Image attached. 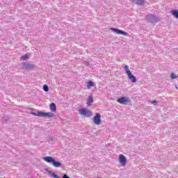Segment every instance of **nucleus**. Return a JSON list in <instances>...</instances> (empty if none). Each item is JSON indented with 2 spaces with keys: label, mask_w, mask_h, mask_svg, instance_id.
<instances>
[{
  "label": "nucleus",
  "mask_w": 178,
  "mask_h": 178,
  "mask_svg": "<svg viewBox=\"0 0 178 178\" xmlns=\"http://www.w3.org/2000/svg\"><path fill=\"white\" fill-rule=\"evenodd\" d=\"M50 110L51 112H56V105L55 103H51L50 104Z\"/></svg>",
  "instance_id": "nucleus-13"
},
{
  "label": "nucleus",
  "mask_w": 178,
  "mask_h": 178,
  "mask_svg": "<svg viewBox=\"0 0 178 178\" xmlns=\"http://www.w3.org/2000/svg\"><path fill=\"white\" fill-rule=\"evenodd\" d=\"M171 15L178 19V10H173L171 11Z\"/></svg>",
  "instance_id": "nucleus-14"
},
{
  "label": "nucleus",
  "mask_w": 178,
  "mask_h": 178,
  "mask_svg": "<svg viewBox=\"0 0 178 178\" xmlns=\"http://www.w3.org/2000/svg\"><path fill=\"white\" fill-rule=\"evenodd\" d=\"M85 116H87V118H91V116H92V112L87 110Z\"/></svg>",
  "instance_id": "nucleus-15"
},
{
  "label": "nucleus",
  "mask_w": 178,
  "mask_h": 178,
  "mask_svg": "<svg viewBox=\"0 0 178 178\" xmlns=\"http://www.w3.org/2000/svg\"><path fill=\"white\" fill-rule=\"evenodd\" d=\"M92 102H94V99L92 98V96H89L87 100L88 106H91Z\"/></svg>",
  "instance_id": "nucleus-10"
},
{
  "label": "nucleus",
  "mask_w": 178,
  "mask_h": 178,
  "mask_svg": "<svg viewBox=\"0 0 178 178\" xmlns=\"http://www.w3.org/2000/svg\"><path fill=\"white\" fill-rule=\"evenodd\" d=\"M111 30H112V31H114V33H115L116 34H120L121 35H129V33H127V32H124L120 29L111 28Z\"/></svg>",
  "instance_id": "nucleus-6"
},
{
  "label": "nucleus",
  "mask_w": 178,
  "mask_h": 178,
  "mask_svg": "<svg viewBox=\"0 0 178 178\" xmlns=\"http://www.w3.org/2000/svg\"><path fill=\"white\" fill-rule=\"evenodd\" d=\"M63 178H70V177H69V176H67V175L64 174L63 176Z\"/></svg>",
  "instance_id": "nucleus-22"
},
{
  "label": "nucleus",
  "mask_w": 178,
  "mask_h": 178,
  "mask_svg": "<svg viewBox=\"0 0 178 178\" xmlns=\"http://www.w3.org/2000/svg\"><path fill=\"white\" fill-rule=\"evenodd\" d=\"M87 112V109L86 108H81L79 110V115H81V116H86V113Z\"/></svg>",
  "instance_id": "nucleus-12"
},
{
  "label": "nucleus",
  "mask_w": 178,
  "mask_h": 178,
  "mask_svg": "<svg viewBox=\"0 0 178 178\" xmlns=\"http://www.w3.org/2000/svg\"><path fill=\"white\" fill-rule=\"evenodd\" d=\"M43 90H44V91H45L47 92L49 91V88H48V86L44 85Z\"/></svg>",
  "instance_id": "nucleus-19"
},
{
  "label": "nucleus",
  "mask_w": 178,
  "mask_h": 178,
  "mask_svg": "<svg viewBox=\"0 0 178 178\" xmlns=\"http://www.w3.org/2000/svg\"><path fill=\"white\" fill-rule=\"evenodd\" d=\"M20 59L21 60H27V59H29V56L27 54H24L21 56Z\"/></svg>",
  "instance_id": "nucleus-17"
},
{
  "label": "nucleus",
  "mask_w": 178,
  "mask_h": 178,
  "mask_svg": "<svg viewBox=\"0 0 178 178\" xmlns=\"http://www.w3.org/2000/svg\"><path fill=\"white\" fill-rule=\"evenodd\" d=\"M87 87L88 88H90V87H94V82L92 81H89L88 83H87Z\"/></svg>",
  "instance_id": "nucleus-18"
},
{
  "label": "nucleus",
  "mask_w": 178,
  "mask_h": 178,
  "mask_svg": "<svg viewBox=\"0 0 178 178\" xmlns=\"http://www.w3.org/2000/svg\"><path fill=\"white\" fill-rule=\"evenodd\" d=\"M170 77L172 80L175 79H177V76H176V74L175 73H171Z\"/></svg>",
  "instance_id": "nucleus-20"
},
{
  "label": "nucleus",
  "mask_w": 178,
  "mask_h": 178,
  "mask_svg": "<svg viewBox=\"0 0 178 178\" xmlns=\"http://www.w3.org/2000/svg\"><path fill=\"white\" fill-rule=\"evenodd\" d=\"M117 102H118V104H121V105H127L129 102H131V100L127 97H122L117 100Z\"/></svg>",
  "instance_id": "nucleus-2"
},
{
  "label": "nucleus",
  "mask_w": 178,
  "mask_h": 178,
  "mask_svg": "<svg viewBox=\"0 0 178 178\" xmlns=\"http://www.w3.org/2000/svg\"><path fill=\"white\" fill-rule=\"evenodd\" d=\"M43 161H45L47 163H52L54 168H60L62 166L60 162L56 161L55 159L51 156L43 157Z\"/></svg>",
  "instance_id": "nucleus-1"
},
{
  "label": "nucleus",
  "mask_w": 178,
  "mask_h": 178,
  "mask_svg": "<svg viewBox=\"0 0 178 178\" xmlns=\"http://www.w3.org/2000/svg\"><path fill=\"white\" fill-rule=\"evenodd\" d=\"M93 123H95L97 126H99V124L102 123V120H101V114H95V117L93 118Z\"/></svg>",
  "instance_id": "nucleus-3"
},
{
  "label": "nucleus",
  "mask_w": 178,
  "mask_h": 178,
  "mask_svg": "<svg viewBox=\"0 0 178 178\" xmlns=\"http://www.w3.org/2000/svg\"><path fill=\"white\" fill-rule=\"evenodd\" d=\"M124 69L125 73H126L127 74H129V73H131V71H130V70H129V66L125 65V66L124 67Z\"/></svg>",
  "instance_id": "nucleus-16"
},
{
  "label": "nucleus",
  "mask_w": 178,
  "mask_h": 178,
  "mask_svg": "<svg viewBox=\"0 0 178 178\" xmlns=\"http://www.w3.org/2000/svg\"><path fill=\"white\" fill-rule=\"evenodd\" d=\"M128 79L131 80V83H136L137 82V79H136V76L130 72L129 74H127Z\"/></svg>",
  "instance_id": "nucleus-9"
},
{
  "label": "nucleus",
  "mask_w": 178,
  "mask_h": 178,
  "mask_svg": "<svg viewBox=\"0 0 178 178\" xmlns=\"http://www.w3.org/2000/svg\"><path fill=\"white\" fill-rule=\"evenodd\" d=\"M35 116H40V118H52L54 116V113H42V112H38L37 113H35Z\"/></svg>",
  "instance_id": "nucleus-4"
},
{
  "label": "nucleus",
  "mask_w": 178,
  "mask_h": 178,
  "mask_svg": "<svg viewBox=\"0 0 178 178\" xmlns=\"http://www.w3.org/2000/svg\"><path fill=\"white\" fill-rule=\"evenodd\" d=\"M147 19L149 22H151L152 23H156V22H158V18L152 14L147 15Z\"/></svg>",
  "instance_id": "nucleus-7"
},
{
  "label": "nucleus",
  "mask_w": 178,
  "mask_h": 178,
  "mask_svg": "<svg viewBox=\"0 0 178 178\" xmlns=\"http://www.w3.org/2000/svg\"><path fill=\"white\" fill-rule=\"evenodd\" d=\"M34 67H35V65L33 63H25L22 65V69H25L26 70H31Z\"/></svg>",
  "instance_id": "nucleus-5"
},
{
  "label": "nucleus",
  "mask_w": 178,
  "mask_h": 178,
  "mask_svg": "<svg viewBox=\"0 0 178 178\" xmlns=\"http://www.w3.org/2000/svg\"><path fill=\"white\" fill-rule=\"evenodd\" d=\"M175 87H176V88H177H177H177V86H176Z\"/></svg>",
  "instance_id": "nucleus-23"
},
{
  "label": "nucleus",
  "mask_w": 178,
  "mask_h": 178,
  "mask_svg": "<svg viewBox=\"0 0 178 178\" xmlns=\"http://www.w3.org/2000/svg\"><path fill=\"white\" fill-rule=\"evenodd\" d=\"M133 2L136 5H144L145 3V0H133Z\"/></svg>",
  "instance_id": "nucleus-11"
},
{
  "label": "nucleus",
  "mask_w": 178,
  "mask_h": 178,
  "mask_svg": "<svg viewBox=\"0 0 178 178\" xmlns=\"http://www.w3.org/2000/svg\"><path fill=\"white\" fill-rule=\"evenodd\" d=\"M149 102L152 105H156V104H158V101L156 100H153V101L149 100Z\"/></svg>",
  "instance_id": "nucleus-21"
},
{
  "label": "nucleus",
  "mask_w": 178,
  "mask_h": 178,
  "mask_svg": "<svg viewBox=\"0 0 178 178\" xmlns=\"http://www.w3.org/2000/svg\"><path fill=\"white\" fill-rule=\"evenodd\" d=\"M119 161H120L122 166H126L127 160L126 159V157L123 154L120 155Z\"/></svg>",
  "instance_id": "nucleus-8"
}]
</instances>
